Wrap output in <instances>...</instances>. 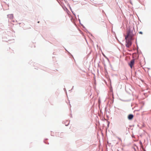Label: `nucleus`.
<instances>
[{
  "label": "nucleus",
  "mask_w": 151,
  "mask_h": 151,
  "mask_svg": "<svg viewBox=\"0 0 151 151\" xmlns=\"http://www.w3.org/2000/svg\"><path fill=\"white\" fill-rule=\"evenodd\" d=\"M133 36L132 31L130 29L128 30L127 32V35L125 36V39H132V37Z\"/></svg>",
  "instance_id": "nucleus-1"
},
{
  "label": "nucleus",
  "mask_w": 151,
  "mask_h": 151,
  "mask_svg": "<svg viewBox=\"0 0 151 151\" xmlns=\"http://www.w3.org/2000/svg\"><path fill=\"white\" fill-rule=\"evenodd\" d=\"M126 40V46L127 47H129L132 45V39H125Z\"/></svg>",
  "instance_id": "nucleus-2"
},
{
  "label": "nucleus",
  "mask_w": 151,
  "mask_h": 151,
  "mask_svg": "<svg viewBox=\"0 0 151 151\" xmlns=\"http://www.w3.org/2000/svg\"><path fill=\"white\" fill-rule=\"evenodd\" d=\"M134 63V59H133L131 60L130 63H129V65L131 68H132Z\"/></svg>",
  "instance_id": "nucleus-3"
},
{
  "label": "nucleus",
  "mask_w": 151,
  "mask_h": 151,
  "mask_svg": "<svg viewBox=\"0 0 151 151\" xmlns=\"http://www.w3.org/2000/svg\"><path fill=\"white\" fill-rule=\"evenodd\" d=\"M133 118V115L132 114H129L128 116V119L129 120L132 119Z\"/></svg>",
  "instance_id": "nucleus-4"
},
{
  "label": "nucleus",
  "mask_w": 151,
  "mask_h": 151,
  "mask_svg": "<svg viewBox=\"0 0 151 151\" xmlns=\"http://www.w3.org/2000/svg\"><path fill=\"white\" fill-rule=\"evenodd\" d=\"M139 33L141 34H142V32H139Z\"/></svg>",
  "instance_id": "nucleus-5"
},
{
  "label": "nucleus",
  "mask_w": 151,
  "mask_h": 151,
  "mask_svg": "<svg viewBox=\"0 0 151 151\" xmlns=\"http://www.w3.org/2000/svg\"><path fill=\"white\" fill-rule=\"evenodd\" d=\"M37 23H39V22H38Z\"/></svg>",
  "instance_id": "nucleus-6"
}]
</instances>
